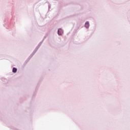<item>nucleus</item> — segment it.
Segmentation results:
<instances>
[{
    "mask_svg": "<svg viewBox=\"0 0 130 130\" xmlns=\"http://www.w3.org/2000/svg\"><path fill=\"white\" fill-rule=\"evenodd\" d=\"M63 34V31L62 30V29H59L58 30V35H62Z\"/></svg>",
    "mask_w": 130,
    "mask_h": 130,
    "instance_id": "nucleus-1",
    "label": "nucleus"
},
{
    "mask_svg": "<svg viewBox=\"0 0 130 130\" xmlns=\"http://www.w3.org/2000/svg\"><path fill=\"white\" fill-rule=\"evenodd\" d=\"M89 22H86L85 23V26L86 27V28H89Z\"/></svg>",
    "mask_w": 130,
    "mask_h": 130,
    "instance_id": "nucleus-2",
    "label": "nucleus"
},
{
    "mask_svg": "<svg viewBox=\"0 0 130 130\" xmlns=\"http://www.w3.org/2000/svg\"><path fill=\"white\" fill-rule=\"evenodd\" d=\"M13 73H17V69L15 68H14L12 70Z\"/></svg>",
    "mask_w": 130,
    "mask_h": 130,
    "instance_id": "nucleus-3",
    "label": "nucleus"
}]
</instances>
